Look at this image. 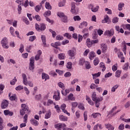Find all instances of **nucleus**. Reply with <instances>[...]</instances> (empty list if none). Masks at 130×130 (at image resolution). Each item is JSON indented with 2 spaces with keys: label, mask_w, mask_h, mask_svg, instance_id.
Here are the masks:
<instances>
[{
  "label": "nucleus",
  "mask_w": 130,
  "mask_h": 130,
  "mask_svg": "<svg viewBox=\"0 0 130 130\" xmlns=\"http://www.w3.org/2000/svg\"><path fill=\"white\" fill-rule=\"evenodd\" d=\"M54 127L58 130H74L72 128L67 127V125L63 123L56 124L54 125Z\"/></svg>",
  "instance_id": "nucleus-1"
},
{
  "label": "nucleus",
  "mask_w": 130,
  "mask_h": 130,
  "mask_svg": "<svg viewBox=\"0 0 130 130\" xmlns=\"http://www.w3.org/2000/svg\"><path fill=\"white\" fill-rule=\"evenodd\" d=\"M20 115H24L25 113H29V107L25 104H21V109L20 111Z\"/></svg>",
  "instance_id": "nucleus-2"
},
{
  "label": "nucleus",
  "mask_w": 130,
  "mask_h": 130,
  "mask_svg": "<svg viewBox=\"0 0 130 130\" xmlns=\"http://www.w3.org/2000/svg\"><path fill=\"white\" fill-rule=\"evenodd\" d=\"M35 28L37 31H44L46 29V25L44 23H41L39 24L36 23L35 24Z\"/></svg>",
  "instance_id": "nucleus-3"
},
{
  "label": "nucleus",
  "mask_w": 130,
  "mask_h": 130,
  "mask_svg": "<svg viewBox=\"0 0 130 130\" xmlns=\"http://www.w3.org/2000/svg\"><path fill=\"white\" fill-rule=\"evenodd\" d=\"M9 42L8 41V38L6 37L4 38L1 41V44L3 48H5V49H8L9 48Z\"/></svg>",
  "instance_id": "nucleus-4"
},
{
  "label": "nucleus",
  "mask_w": 130,
  "mask_h": 130,
  "mask_svg": "<svg viewBox=\"0 0 130 130\" xmlns=\"http://www.w3.org/2000/svg\"><path fill=\"white\" fill-rule=\"evenodd\" d=\"M91 98H92V100L94 102L96 101V102L98 101H102L103 100V97L97 98L95 92H92L91 94Z\"/></svg>",
  "instance_id": "nucleus-5"
},
{
  "label": "nucleus",
  "mask_w": 130,
  "mask_h": 130,
  "mask_svg": "<svg viewBox=\"0 0 130 130\" xmlns=\"http://www.w3.org/2000/svg\"><path fill=\"white\" fill-rule=\"evenodd\" d=\"M30 63H29V70L30 71H32V70H34L35 68V60L34 59V57H31L30 59Z\"/></svg>",
  "instance_id": "nucleus-6"
},
{
  "label": "nucleus",
  "mask_w": 130,
  "mask_h": 130,
  "mask_svg": "<svg viewBox=\"0 0 130 130\" xmlns=\"http://www.w3.org/2000/svg\"><path fill=\"white\" fill-rule=\"evenodd\" d=\"M68 55L71 57V59H72L73 57H74L75 56H76V49H72L71 50H69L68 51Z\"/></svg>",
  "instance_id": "nucleus-7"
},
{
  "label": "nucleus",
  "mask_w": 130,
  "mask_h": 130,
  "mask_svg": "<svg viewBox=\"0 0 130 130\" xmlns=\"http://www.w3.org/2000/svg\"><path fill=\"white\" fill-rule=\"evenodd\" d=\"M89 9H91L92 12L93 13H96V12H98V10H99V6H96L95 7H94V5L93 4H90L88 6Z\"/></svg>",
  "instance_id": "nucleus-8"
},
{
  "label": "nucleus",
  "mask_w": 130,
  "mask_h": 130,
  "mask_svg": "<svg viewBox=\"0 0 130 130\" xmlns=\"http://www.w3.org/2000/svg\"><path fill=\"white\" fill-rule=\"evenodd\" d=\"M9 106V101L7 100H4L3 101L1 104V107L2 109H5Z\"/></svg>",
  "instance_id": "nucleus-9"
},
{
  "label": "nucleus",
  "mask_w": 130,
  "mask_h": 130,
  "mask_svg": "<svg viewBox=\"0 0 130 130\" xmlns=\"http://www.w3.org/2000/svg\"><path fill=\"white\" fill-rule=\"evenodd\" d=\"M101 48L103 53H105L106 52V50L108 49V46L106 44H102L101 45Z\"/></svg>",
  "instance_id": "nucleus-10"
},
{
  "label": "nucleus",
  "mask_w": 130,
  "mask_h": 130,
  "mask_svg": "<svg viewBox=\"0 0 130 130\" xmlns=\"http://www.w3.org/2000/svg\"><path fill=\"white\" fill-rule=\"evenodd\" d=\"M53 98L56 101L60 100V92H59V90L57 91V92L53 95Z\"/></svg>",
  "instance_id": "nucleus-11"
},
{
  "label": "nucleus",
  "mask_w": 130,
  "mask_h": 130,
  "mask_svg": "<svg viewBox=\"0 0 130 130\" xmlns=\"http://www.w3.org/2000/svg\"><path fill=\"white\" fill-rule=\"evenodd\" d=\"M22 79L23 80V83L25 86H27L28 85V80L27 79V76H26V74H22Z\"/></svg>",
  "instance_id": "nucleus-12"
},
{
  "label": "nucleus",
  "mask_w": 130,
  "mask_h": 130,
  "mask_svg": "<svg viewBox=\"0 0 130 130\" xmlns=\"http://www.w3.org/2000/svg\"><path fill=\"white\" fill-rule=\"evenodd\" d=\"M51 46L53 47H54L55 48H56L57 49H60L59 47H57V46H60L61 45V44L60 43V42H57L55 43H52L51 44Z\"/></svg>",
  "instance_id": "nucleus-13"
},
{
  "label": "nucleus",
  "mask_w": 130,
  "mask_h": 130,
  "mask_svg": "<svg viewBox=\"0 0 130 130\" xmlns=\"http://www.w3.org/2000/svg\"><path fill=\"white\" fill-rule=\"evenodd\" d=\"M71 13L72 14H76V4L75 3H72L71 4Z\"/></svg>",
  "instance_id": "nucleus-14"
},
{
  "label": "nucleus",
  "mask_w": 130,
  "mask_h": 130,
  "mask_svg": "<svg viewBox=\"0 0 130 130\" xmlns=\"http://www.w3.org/2000/svg\"><path fill=\"white\" fill-rule=\"evenodd\" d=\"M94 57H96V54L93 51H91L89 53V58L90 60H93L94 59Z\"/></svg>",
  "instance_id": "nucleus-15"
},
{
  "label": "nucleus",
  "mask_w": 130,
  "mask_h": 130,
  "mask_svg": "<svg viewBox=\"0 0 130 130\" xmlns=\"http://www.w3.org/2000/svg\"><path fill=\"white\" fill-rule=\"evenodd\" d=\"M110 22V19H109V16L106 15L104 17V20H102V23L105 24V23H109Z\"/></svg>",
  "instance_id": "nucleus-16"
},
{
  "label": "nucleus",
  "mask_w": 130,
  "mask_h": 130,
  "mask_svg": "<svg viewBox=\"0 0 130 130\" xmlns=\"http://www.w3.org/2000/svg\"><path fill=\"white\" fill-rule=\"evenodd\" d=\"M5 115H9V116H13L14 113L10 111L9 110H6L4 111Z\"/></svg>",
  "instance_id": "nucleus-17"
},
{
  "label": "nucleus",
  "mask_w": 130,
  "mask_h": 130,
  "mask_svg": "<svg viewBox=\"0 0 130 130\" xmlns=\"http://www.w3.org/2000/svg\"><path fill=\"white\" fill-rule=\"evenodd\" d=\"M30 123H31L32 125H35V126H37L39 124V122H38L37 120H35V119H31L30 120Z\"/></svg>",
  "instance_id": "nucleus-18"
},
{
  "label": "nucleus",
  "mask_w": 130,
  "mask_h": 130,
  "mask_svg": "<svg viewBox=\"0 0 130 130\" xmlns=\"http://www.w3.org/2000/svg\"><path fill=\"white\" fill-rule=\"evenodd\" d=\"M112 29H110V30H106L105 32L104 33V35L106 36H112V35L114 34L112 32Z\"/></svg>",
  "instance_id": "nucleus-19"
},
{
  "label": "nucleus",
  "mask_w": 130,
  "mask_h": 130,
  "mask_svg": "<svg viewBox=\"0 0 130 130\" xmlns=\"http://www.w3.org/2000/svg\"><path fill=\"white\" fill-rule=\"evenodd\" d=\"M42 78L43 80H45V81H46L47 80H49V75L46 74L45 73H43Z\"/></svg>",
  "instance_id": "nucleus-20"
},
{
  "label": "nucleus",
  "mask_w": 130,
  "mask_h": 130,
  "mask_svg": "<svg viewBox=\"0 0 130 130\" xmlns=\"http://www.w3.org/2000/svg\"><path fill=\"white\" fill-rule=\"evenodd\" d=\"M68 100H71V101H75L76 100V98L74 97V94L70 93L68 95Z\"/></svg>",
  "instance_id": "nucleus-21"
},
{
  "label": "nucleus",
  "mask_w": 130,
  "mask_h": 130,
  "mask_svg": "<svg viewBox=\"0 0 130 130\" xmlns=\"http://www.w3.org/2000/svg\"><path fill=\"white\" fill-rule=\"evenodd\" d=\"M59 118L61 121H68V117L66 116L60 115Z\"/></svg>",
  "instance_id": "nucleus-22"
},
{
  "label": "nucleus",
  "mask_w": 130,
  "mask_h": 130,
  "mask_svg": "<svg viewBox=\"0 0 130 130\" xmlns=\"http://www.w3.org/2000/svg\"><path fill=\"white\" fill-rule=\"evenodd\" d=\"M91 116L93 118H97L98 117H99V116H101V114H100V113H93L91 114Z\"/></svg>",
  "instance_id": "nucleus-23"
},
{
  "label": "nucleus",
  "mask_w": 130,
  "mask_h": 130,
  "mask_svg": "<svg viewBox=\"0 0 130 130\" xmlns=\"http://www.w3.org/2000/svg\"><path fill=\"white\" fill-rule=\"evenodd\" d=\"M86 45L88 47H91L93 44L92 41H90V39H87L86 40Z\"/></svg>",
  "instance_id": "nucleus-24"
},
{
  "label": "nucleus",
  "mask_w": 130,
  "mask_h": 130,
  "mask_svg": "<svg viewBox=\"0 0 130 130\" xmlns=\"http://www.w3.org/2000/svg\"><path fill=\"white\" fill-rule=\"evenodd\" d=\"M106 128H107L108 130H114V127L110 124H106Z\"/></svg>",
  "instance_id": "nucleus-25"
},
{
  "label": "nucleus",
  "mask_w": 130,
  "mask_h": 130,
  "mask_svg": "<svg viewBox=\"0 0 130 130\" xmlns=\"http://www.w3.org/2000/svg\"><path fill=\"white\" fill-rule=\"evenodd\" d=\"M87 25H88V23H87V22L83 21L79 25V28H84V27H87Z\"/></svg>",
  "instance_id": "nucleus-26"
},
{
  "label": "nucleus",
  "mask_w": 130,
  "mask_h": 130,
  "mask_svg": "<svg viewBox=\"0 0 130 130\" xmlns=\"http://www.w3.org/2000/svg\"><path fill=\"white\" fill-rule=\"evenodd\" d=\"M100 75H101V72H99L98 73H95L94 74H92V78L93 80H95L98 78V77H100Z\"/></svg>",
  "instance_id": "nucleus-27"
},
{
  "label": "nucleus",
  "mask_w": 130,
  "mask_h": 130,
  "mask_svg": "<svg viewBox=\"0 0 130 130\" xmlns=\"http://www.w3.org/2000/svg\"><path fill=\"white\" fill-rule=\"evenodd\" d=\"M123 7H124V3H120L118 4V10L119 11H122V9L123 8Z\"/></svg>",
  "instance_id": "nucleus-28"
},
{
  "label": "nucleus",
  "mask_w": 130,
  "mask_h": 130,
  "mask_svg": "<svg viewBox=\"0 0 130 130\" xmlns=\"http://www.w3.org/2000/svg\"><path fill=\"white\" fill-rule=\"evenodd\" d=\"M4 120H3V118L0 117V130L4 129Z\"/></svg>",
  "instance_id": "nucleus-29"
},
{
  "label": "nucleus",
  "mask_w": 130,
  "mask_h": 130,
  "mask_svg": "<svg viewBox=\"0 0 130 130\" xmlns=\"http://www.w3.org/2000/svg\"><path fill=\"white\" fill-rule=\"evenodd\" d=\"M45 8L47 10H51L52 9V7H51V5H50V4L48 2H46L45 3Z\"/></svg>",
  "instance_id": "nucleus-30"
},
{
  "label": "nucleus",
  "mask_w": 130,
  "mask_h": 130,
  "mask_svg": "<svg viewBox=\"0 0 130 130\" xmlns=\"http://www.w3.org/2000/svg\"><path fill=\"white\" fill-rule=\"evenodd\" d=\"M41 39L43 41V43L44 45H46V38L45 37V36L44 35H42L41 36Z\"/></svg>",
  "instance_id": "nucleus-31"
},
{
  "label": "nucleus",
  "mask_w": 130,
  "mask_h": 130,
  "mask_svg": "<svg viewBox=\"0 0 130 130\" xmlns=\"http://www.w3.org/2000/svg\"><path fill=\"white\" fill-rule=\"evenodd\" d=\"M51 15V11L48 10L47 11H46L44 14V17H45L46 18L47 17V16H49Z\"/></svg>",
  "instance_id": "nucleus-32"
},
{
  "label": "nucleus",
  "mask_w": 130,
  "mask_h": 130,
  "mask_svg": "<svg viewBox=\"0 0 130 130\" xmlns=\"http://www.w3.org/2000/svg\"><path fill=\"white\" fill-rule=\"evenodd\" d=\"M128 67H129L128 63H126L123 65L122 69L124 71H127V70H128Z\"/></svg>",
  "instance_id": "nucleus-33"
},
{
  "label": "nucleus",
  "mask_w": 130,
  "mask_h": 130,
  "mask_svg": "<svg viewBox=\"0 0 130 130\" xmlns=\"http://www.w3.org/2000/svg\"><path fill=\"white\" fill-rule=\"evenodd\" d=\"M100 68H102L103 69L102 70V72H104L105 70H106V68H105V64H104V62H101L100 64Z\"/></svg>",
  "instance_id": "nucleus-34"
},
{
  "label": "nucleus",
  "mask_w": 130,
  "mask_h": 130,
  "mask_svg": "<svg viewBox=\"0 0 130 130\" xmlns=\"http://www.w3.org/2000/svg\"><path fill=\"white\" fill-rule=\"evenodd\" d=\"M61 21L63 23H68V16L64 15L63 17H62Z\"/></svg>",
  "instance_id": "nucleus-35"
},
{
  "label": "nucleus",
  "mask_w": 130,
  "mask_h": 130,
  "mask_svg": "<svg viewBox=\"0 0 130 130\" xmlns=\"http://www.w3.org/2000/svg\"><path fill=\"white\" fill-rule=\"evenodd\" d=\"M15 29H14V27L13 26L10 27V32L11 33V35L12 36H15Z\"/></svg>",
  "instance_id": "nucleus-36"
},
{
  "label": "nucleus",
  "mask_w": 130,
  "mask_h": 130,
  "mask_svg": "<svg viewBox=\"0 0 130 130\" xmlns=\"http://www.w3.org/2000/svg\"><path fill=\"white\" fill-rule=\"evenodd\" d=\"M66 55L63 53H60L58 54V58L59 59H64Z\"/></svg>",
  "instance_id": "nucleus-37"
},
{
  "label": "nucleus",
  "mask_w": 130,
  "mask_h": 130,
  "mask_svg": "<svg viewBox=\"0 0 130 130\" xmlns=\"http://www.w3.org/2000/svg\"><path fill=\"white\" fill-rule=\"evenodd\" d=\"M57 85L59 88H61L62 90H64V84L62 83L61 82H59V83H57Z\"/></svg>",
  "instance_id": "nucleus-38"
},
{
  "label": "nucleus",
  "mask_w": 130,
  "mask_h": 130,
  "mask_svg": "<svg viewBox=\"0 0 130 130\" xmlns=\"http://www.w3.org/2000/svg\"><path fill=\"white\" fill-rule=\"evenodd\" d=\"M10 100L11 101H17V96L15 94L12 95L10 98Z\"/></svg>",
  "instance_id": "nucleus-39"
},
{
  "label": "nucleus",
  "mask_w": 130,
  "mask_h": 130,
  "mask_svg": "<svg viewBox=\"0 0 130 130\" xmlns=\"http://www.w3.org/2000/svg\"><path fill=\"white\" fill-rule=\"evenodd\" d=\"M49 31L51 33L53 38H55V36H56V32L52 30L51 29H49Z\"/></svg>",
  "instance_id": "nucleus-40"
},
{
  "label": "nucleus",
  "mask_w": 130,
  "mask_h": 130,
  "mask_svg": "<svg viewBox=\"0 0 130 130\" xmlns=\"http://www.w3.org/2000/svg\"><path fill=\"white\" fill-rule=\"evenodd\" d=\"M23 89L24 87L22 85H18L15 87V90H16V91H21V90H23Z\"/></svg>",
  "instance_id": "nucleus-41"
},
{
  "label": "nucleus",
  "mask_w": 130,
  "mask_h": 130,
  "mask_svg": "<svg viewBox=\"0 0 130 130\" xmlns=\"http://www.w3.org/2000/svg\"><path fill=\"white\" fill-rule=\"evenodd\" d=\"M119 87V85H118V84L114 85L111 88V92H115L116 89H117V88H118Z\"/></svg>",
  "instance_id": "nucleus-42"
},
{
  "label": "nucleus",
  "mask_w": 130,
  "mask_h": 130,
  "mask_svg": "<svg viewBox=\"0 0 130 130\" xmlns=\"http://www.w3.org/2000/svg\"><path fill=\"white\" fill-rule=\"evenodd\" d=\"M84 121H87L88 119V111H85L84 112Z\"/></svg>",
  "instance_id": "nucleus-43"
},
{
  "label": "nucleus",
  "mask_w": 130,
  "mask_h": 130,
  "mask_svg": "<svg viewBox=\"0 0 130 130\" xmlns=\"http://www.w3.org/2000/svg\"><path fill=\"white\" fill-rule=\"evenodd\" d=\"M75 115L77 118H80L81 116V111L80 110H77L75 113Z\"/></svg>",
  "instance_id": "nucleus-44"
},
{
  "label": "nucleus",
  "mask_w": 130,
  "mask_h": 130,
  "mask_svg": "<svg viewBox=\"0 0 130 130\" xmlns=\"http://www.w3.org/2000/svg\"><path fill=\"white\" fill-rule=\"evenodd\" d=\"M105 11H106V12H107V14H108V15H112V10H111V9L106 8H105Z\"/></svg>",
  "instance_id": "nucleus-45"
},
{
  "label": "nucleus",
  "mask_w": 130,
  "mask_h": 130,
  "mask_svg": "<svg viewBox=\"0 0 130 130\" xmlns=\"http://www.w3.org/2000/svg\"><path fill=\"white\" fill-rule=\"evenodd\" d=\"M35 10L36 12L38 13L39 12V11H40V10H41V5H37V6H36Z\"/></svg>",
  "instance_id": "nucleus-46"
},
{
  "label": "nucleus",
  "mask_w": 130,
  "mask_h": 130,
  "mask_svg": "<svg viewBox=\"0 0 130 130\" xmlns=\"http://www.w3.org/2000/svg\"><path fill=\"white\" fill-rule=\"evenodd\" d=\"M57 16H58V17L59 18H62L64 17V16H66V15H64V13L62 12H59L57 13Z\"/></svg>",
  "instance_id": "nucleus-47"
},
{
  "label": "nucleus",
  "mask_w": 130,
  "mask_h": 130,
  "mask_svg": "<svg viewBox=\"0 0 130 130\" xmlns=\"http://www.w3.org/2000/svg\"><path fill=\"white\" fill-rule=\"evenodd\" d=\"M121 74V71L117 70L116 72L115 77H116V78H119V77H120Z\"/></svg>",
  "instance_id": "nucleus-48"
},
{
  "label": "nucleus",
  "mask_w": 130,
  "mask_h": 130,
  "mask_svg": "<svg viewBox=\"0 0 130 130\" xmlns=\"http://www.w3.org/2000/svg\"><path fill=\"white\" fill-rule=\"evenodd\" d=\"M17 82V79L16 77H14V78L10 81V84L14 86V85L16 84V83Z\"/></svg>",
  "instance_id": "nucleus-49"
},
{
  "label": "nucleus",
  "mask_w": 130,
  "mask_h": 130,
  "mask_svg": "<svg viewBox=\"0 0 130 130\" xmlns=\"http://www.w3.org/2000/svg\"><path fill=\"white\" fill-rule=\"evenodd\" d=\"M50 116H51V112H49L48 113L46 114L45 118L46 119H48V118H50Z\"/></svg>",
  "instance_id": "nucleus-50"
},
{
  "label": "nucleus",
  "mask_w": 130,
  "mask_h": 130,
  "mask_svg": "<svg viewBox=\"0 0 130 130\" xmlns=\"http://www.w3.org/2000/svg\"><path fill=\"white\" fill-rule=\"evenodd\" d=\"M97 37H98L97 32L93 31L92 33V39H97Z\"/></svg>",
  "instance_id": "nucleus-51"
},
{
  "label": "nucleus",
  "mask_w": 130,
  "mask_h": 130,
  "mask_svg": "<svg viewBox=\"0 0 130 130\" xmlns=\"http://www.w3.org/2000/svg\"><path fill=\"white\" fill-rule=\"evenodd\" d=\"M73 66V63L72 62H68L67 64V69H69V70H71L72 69Z\"/></svg>",
  "instance_id": "nucleus-52"
},
{
  "label": "nucleus",
  "mask_w": 130,
  "mask_h": 130,
  "mask_svg": "<svg viewBox=\"0 0 130 130\" xmlns=\"http://www.w3.org/2000/svg\"><path fill=\"white\" fill-rule=\"evenodd\" d=\"M69 93H70V89H66L65 90V93H63V91L62 90L61 91V94H62V95H64V96H67V95H68V94H69Z\"/></svg>",
  "instance_id": "nucleus-53"
},
{
  "label": "nucleus",
  "mask_w": 130,
  "mask_h": 130,
  "mask_svg": "<svg viewBox=\"0 0 130 130\" xmlns=\"http://www.w3.org/2000/svg\"><path fill=\"white\" fill-rule=\"evenodd\" d=\"M35 39H36V36H32L29 37V41H30V42H33Z\"/></svg>",
  "instance_id": "nucleus-54"
},
{
  "label": "nucleus",
  "mask_w": 130,
  "mask_h": 130,
  "mask_svg": "<svg viewBox=\"0 0 130 130\" xmlns=\"http://www.w3.org/2000/svg\"><path fill=\"white\" fill-rule=\"evenodd\" d=\"M112 23H113L114 24H115L116 23L118 22V18L115 17H114L113 18V19L112 20Z\"/></svg>",
  "instance_id": "nucleus-55"
},
{
  "label": "nucleus",
  "mask_w": 130,
  "mask_h": 130,
  "mask_svg": "<svg viewBox=\"0 0 130 130\" xmlns=\"http://www.w3.org/2000/svg\"><path fill=\"white\" fill-rule=\"evenodd\" d=\"M72 76V73H71V72H68L67 73H66L64 75V77H65V78H69V77H71Z\"/></svg>",
  "instance_id": "nucleus-56"
},
{
  "label": "nucleus",
  "mask_w": 130,
  "mask_h": 130,
  "mask_svg": "<svg viewBox=\"0 0 130 130\" xmlns=\"http://www.w3.org/2000/svg\"><path fill=\"white\" fill-rule=\"evenodd\" d=\"M23 122L27 123L28 122V115L25 114L23 117Z\"/></svg>",
  "instance_id": "nucleus-57"
},
{
  "label": "nucleus",
  "mask_w": 130,
  "mask_h": 130,
  "mask_svg": "<svg viewBox=\"0 0 130 130\" xmlns=\"http://www.w3.org/2000/svg\"><path fill=\"white\" fill-rule=\"evenodd\" d=\"M22 6H24V8H27L29 6V1H25V3L22 4Z\"/></svg>",
  "instance_id": "nucleus-58"
},
{
  "label": "nucleus",
  "mask_w": 130,
  "mask_h": 130,
  "mask_svg": "<svg viewBox=\"0 0 130 130\" xmlns=\"http://www.w3.org/2000/svg\"><path fill=\"white\" fill-rule=\"evenodd\" d=\"M17 11L19 15H21V11H22V7L21 5L18 6Z\"/></svg>",
  "instance_id": "nucleus-59"
},
{
  "label": "nucleus",
  "mask_w": 130,
  "mask_h": 130,
  "mask_svg": "<svg viewBox=\"0 0 130 130\" xmlns=\"http://www.w3.org/2000/svg\"><path fill=\"white\" fill-rule=\"evenodd\" d=\"M56 40H63V37L60 36V35H58L56 37Z\"/></svg>",
  "instance_id": "nucleus-60"
},
{
  "label": "nucleus",
  "mask_w": 130,
  "mask_h": 130,
  "mask_svg": "<svg viewBox=\"0 0 130 130\" xmlns=\"http://www.w3.org/2000/svg\"><path fill=\"white\" fill-rule=\"evenodd\" d=\"M66 5V1H63V2H60L58 4V7H64V6Z\"/></svg>",
  "instance_id": "nucleus-61"
},
{
  "label": "nucleus",
  "mask_w": 130,
  "mask_h": 130,
  "mask_svg": "<svg viewBox=\"0 0 130 130\" xmlns=\"http://www.w3.org/2000/svg\"><path fill=\"white\" fill-rule=\"evenodd\" d=\"M118 129L119 130H123V129H124V124H120L119 125V127H118Z\"/></svg>",
  "instance_id": "nucleus-62"
},
{
  "label": "nucleus",
  "mask_w": 130,
  "mask_h": 130,
  "mask_svg": "<svg viewBox=\"0 0 130 130\" xmlns=\"http://www.w3.org/2000/svg\"><path fill=\"white\" fill-rule=\"evenodd\" d=\"M32 47H33V46H27L26 48V51L27 52H30V51L32 49Z\"/></svg>",
  "instance_id": "nucleus-63"
},
{
  "label": "nucleus",
  "mask_w": 130,
  "mask_h": 130,
  "mask_svg": "<svg viewBox=\"0 0 130 130\" xmlns=\"http://www.w3.org/2000/svg\"><path fill=\"white\" fill-rule=\"evenodd\" d=\"M74 21H81V17L79 16H75L74 17Z\"/></svg>",
  "instance_id": "nucleus-64"
}]
</instances>
